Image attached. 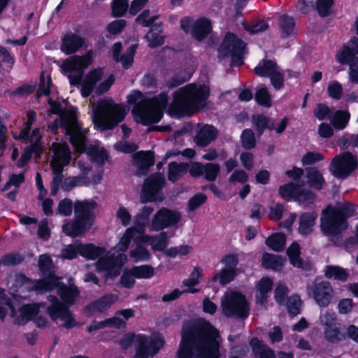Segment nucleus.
<instances>
[{
  "label": "nucleus",
  "mask_w": 358,
  "mask_h": 358,
  "mask_svg": "<svg viewBox=\"0 0 358 358\" xmlns=\"http://www.w3.org/2000/svg\"><path fill=\"white\" fill-rule=\"evenodd\" d=\"M55 289H57V294L63 303L69 306L74 304L76 299L80 294V291L76 286H68L60 280H58Z\"/></svg>",
  "instance_id": "nucleus-26"
},
{
  "label": "nucleus",
  "mask_w": 358,
  "mask_h": 358,
  "mask_svg": "<svg viewBox=\"0 0 358 358\" xmlns=\"http://www.w3.org/2000/svg\"><path fill=\"white\" fill-rule=\"evenodd\" d=\"M168 113L176 118L191 117L195 113L183 87L173 92Z\"/></svg>",
  "instance_id": "nucleus-11"
},
{
  "label": "nucleus",
  "mask_w": 358,
  "mask_h": 358,
  "mask_svg": "<svg viewBox=\"0 0 358 358\" xmlns=\"http://www.w3.org/2000/svg\"><path fill=\"white\" fill-rule=\"evenodd\" d=\"M106 253V249L104 247L81 243V257L86 260H96Z\"/></svg>",
  "instance_id": "nucleus-31"
},
{
  "label": "nucleus",
  "mask_w": 358,
  "mask_h": 358,
  "mask_svg": "<svg viewBox=\"0 0 358 358\" xmlns=\"http://www.w3.org/2000/svg\"><path fill=\"white\" fill-rule=\"evenodd\" d=\"M331 208L345 223H348V218L355 215L356 211V206L349 202L341 203L337 206H331Z\"/></svg>",
  "instance_id": "nucleus-42"
},
{
  "label": "nucleus",
  "mask_w": 358,
  "mask_h": 358,
  "mask_svg": "<svg viewBox=\"0 0 358 358\" xmlns=\"http://www.w3.org/2000/svg\"><path fill=\"white\" fill-rule=\"evenodd\" d=\"M69 309V306L64 303H58L57 305L50 306L48 307L47 312L52 321L57 319L62 320L65 315L66 310Z\"/></svg>",
  "instance_id": "nucleus-54"
},
{
  "label": "nucleus",
  "mask_w": 358,
  "mask_h": 358,
  "mask_svg": "<svg viewBox=\"0 0 358 358\" xmlns=\"http://www.w3.org/2000/svg\"><path fill=\"white\" fill-rule=\"evenodd\" d=\"M315 199V194L309 189H303L299 185L295 201L302 204L313 203Z\"/></svg>",
  "instance_id": "nucleus-56"
},
{
  "label": "nucleus",
  "mask_w": 358,
  "mask_h": 358,
  "mask_svg": "<svg viewBox=\"0 0 358 358\" xmlns=\"http://www.w3.org/2000/svg\"><path fill=\"white\" fill-rule=\"evenodd\" d=\"M243 25L244 29L251 34L263 32L268 29V23L264 20H259L252 24L244 22Z\"/></svg>",
  "instance_id": "nucleus-59"
},
{
  "label": "nucleus",
  "mask_w": 358,
  "mask_h": 358,
  "mask_svg": "<svg viewBox=\"0 0 358 358\" xmlns=\"http://www.w3.org/2000/svg\"><path fill=\"white\" fill-rule=\"evenodd\" d=\"M24 257L18 252L4 255L0 259V266H15L22 263Z\"/></svg>",
  "instance_id": "nucleus-55"
},
{
  "label": "nucleus",
  "mask_w": 358,
  "mask_h": 358,
  "mask_svg": "<svg viewBox=\"0 0 358 358\" xmlns=\"http://www.w3.org/2000/svg\"><path fill=\"white\" fill-rule=\"evenodd\" d=\"M134 163L137 167V173L145 176L155 164V152L152 150L138 152L134 156Z\"/></svg>",
  "instance_id": "nucleus-21"
},
{
  "label": "nucleus",
  "mask_w": 358,
  "mask_h": 358,
  "mask_svg": "<svg viewBox=\"0 0 358 358\" xmlns=\"http://www.w3.org/2000/svg\"><path fill=\"white\" fill-rule=\"evenodd\" d=\"M92 62V50H90L83 56L75 55L68 57L63 62L61 67L66 73L78 71L83 73L84 69L87 68Z\"/></svg>",
  "instance_id": "nucleus-16"
},
{
  "label": "nucleus",
  "mask_w": 358,
  "mask_h": 358,
  "mask_svg": "<svg viewBox=\"0 0 358 358\" xmlns=\"http://www.w3.org/2000/svg\"><path fill=\"white\" fill-rule=\"evenodd\" d=\"M310 289L313 299L320 307L326 308L329 305L333 297V288L329 281L317 282L315 280Z\"/></svg>",
  "instance_id": "nucleus-15"
},
{
  "label": "nucleus",
  "mask_w": 358,
  "mask_h": 358,
  "mask_svg": "<svg viewBox=\"0 0 358 358\" xmlns=\"http://www.w3.org/2000/svg\"><path fill=\"white\" fill-rule=\"evenodd\" d=\"M301 300L298 294H293L287 299V309L291 317L301 313Z\"/></svg>",
  "instance_id": "nucleus-49"
},
{
  "label": "nucleus",
  "mask_w": 358,
  "mask_h": 358,
  "mask_svg": "<svg viewBox=\"0 0 358 358\" xmlns=\"http://www.w3.org/2000/svg\"><path fill=\"white\" fill-rule=\"evenodd\" d=\"M65 134L69 136V142L77 152L84 153L87 151L89 147L87 143L86 136L80 125L65 131Z\"/></svg>",
  "instance_id": "nucleus-23"
},
{
  "label": "nucleus",
  "mask_w": 358,
  "mask_h": 358,
  "mask_svg": "<svg viewBox=\"0 0 358 358\" xmlns=\"http://www.w3.org/2000/svg\"><path fill=\"white\" fill-rule=\"evenodd\" d=\"M189 169L187 163L171 162L169 164L167 177L168 180L172 182L178 181Z\"/></svg>",
  "instance_id": "nucleus-36"
},
{
  "label": "nucleus",
  "mask_w": 358,
  "mask_h": 358,
  "mask_svg": "<svg viewBox=\"0 0 358 358\" xmlns=\"http://www.w3.org/2000/svg\"><path fill=\"white\" fill-rule=\"evenodd\" d=\"M236 275V271L232 268H223L220 272H217L213 277V282H219L224 286L234 280Z\"/></svg>",
  "instance_id": "nucleus-44"
},
{
  "label": "nucleus",
  "mask_w": 358,
  "mask_h": 358,
  "mask_svg": "<svg viewBox=\"0 0 358 358\" xmlns=\"http://www.w3.org/2000/svg\"><path fill=\"white\" fill-rule=\"evenodd\" d=\"M164 344V341L162 337L150 341L148 336L139 334L136 338V352L132 358H148L149 355L154 356Z\"/></svg>",
  "instance_id": "nucleus-14"
},
{
  "label": "nucleus",
  "mask_w": 358,
  "mask_h": 358,
  "mask_svg": "<svg viewBox=\"0 0 358 358\" xmlns=\"http://www.w3.org/2000/svg\"><path fill=\"white\" fill-rule=\"evenodd\" d=\"M246 45V43L236 34L229 31L219 45L217 52L219 57L223 59L231 56V66H240L243 64Z\"/></svg>",
  "instance_id": "nucleus-5"
},
{
  "label": "nucleus",
  "mask_w": 358,
  "mask_h": 358,
  "mask_svg": "<svg viewBox=\"0 0 358 358\" xmlns=\"http://www.w3.org/2000/svg\"><path fill=\"white\" fill-rule=\"evenodd\" d=\"M217 136V129L213 125L205 124L197 132L194 137L195 143L201 148L207 147Z\"/></svg>",
  "instance_id": "nucleus-25"
},
{
  "label": "nucleus",
  "mask_w": 358,
  "mask_h": 358,
  "mask_svg": "<svg viewBox=\"0 0 358 358\" xmlns=\"http://www.w3.org/2000/svg\"><path fill=\"white\" fill-rule=\"evenodd\" d=\"M350 114L347 110H337L333 112L330 122L336 130L344 129L350 120Z\"/></svg>",
  "instance_id": "nucleus-38"
},
{
  "label": "nucleus",
  "mask_w": 358,
  "mask_h": 358,
  "mask_svg": "<svg viewBox=\"0 0 358 358\" xmlns=\"http://www.w3.org/2000/svg\"><path fill=\"white\" fill-rule=\"evenodd\" d=\"M38 268L42 278L35 280V290L40 292H46L55 289L58 280H61V278L55 274L52 259L49 255H40Z\"/></svg>",
  "instance_id": "nucleus-6"
},
{
  "label": "nucleus",
  "mask_w": 358,
  "mask_h": 358,
  "mask_svg": "<svg viewBox=\"0 0 358 358\" xmlns=\"http://www.w3.org/2000/svg\"><path fill=\"white\" fill-rule=\"evenodd\" d=\"M286 236L282 233H274L266 240V244L275 252H281L285 249Z\"/></svg>",
  "instance_id": "nucleus-41"
},
{
  "label": "nucleus",
  "mask_w": 358,
  "mask_h": 358,
  "mask_svg": "<svg viewBox=\"0 0 358 358\" xmlns=\"http://www.w3.org/2000/svg\"><path fill=\"white\" fill-rule=\"evenodd\" d=\"M288 288L284 284H278L274 292V299L276 303L279 305H284L285 303L287 294H288Z\"/></svg>",
  "instance_id": "nucleus-64"
},
{
  "label": "nucleus",
  "mask_w": 358,
  "mask_h": 358,
  "mask_svg": "<svg viewBox=\"0 0 358 358\" xmlns=\"http://www.w3.org/2000/svg\"><path fill=\"white\" fill-rule=\"evenodd\" d=\"M181 219L180 212L162 207L154 215L150 229L152 231H158L164 229L176 227Z\"/></svg>",
  "instance_id": "nucleus-12"
},
{
  "label": "nucleus",
  "mask_w": 358,
  "mask_h": 358,
  "mask_svg": "<svg viewBox=\"0 0 358 358\" xmlns=\"http://www.w3.org/2000/svg\"><path fill=\"white\" fill-rule=\"evenodd\" d=\"M52 151L55 159L62 161L66 165L69 164L71 159V151L66 143H54L52 144Z\"/></svg>",
  "instance_id": "nucleus-40"
},
{
  "label": "nucleus",
  "mask_w": 358,
  "mask_h": 358,
  "mask_svg": "<svg viewBox=\"0 0 358 358\" xmlns=\"http://www.w3.org/2000/svg\"><path fill=\"white\" fill-rule=\"evenodd\" d=\"M324 276L327 279H334L341 282H346L350 276L348 271L337 265H327L325 266Z\"/></svg>",
  "instance_id": "nucleus-34"
},
{
  "label": "nucleus",
  "mask_w": 358,
  "mask_h": 358,
  "mask_svg": "<svg viewBox=\"0 0 358 358\" xmlns=\"http://www.w3.org/2000/svg\"><path fill=\"white\" fill-rule=\"evenodd\" d=\"M241 140L242 147L246 150H251L257 145L255 134L251 129H245L242 131Z\"/></svg>",
  "instance_id": "nucleus-53"
},
{
  "label": "nucleus",
  "mask_w": 358,
  "mask_h": 358,
  "mask_svg": "<svg viewBox=\"0 0 358 358\" xmlns=\"http://www.w3.org/2000/svg\"><path fill=\"white\" fill-rule=\"evenodd\" d=\"M220 171V166L215 163H206L203 166V178L208 182H214Z\"/></svg>",
  "instance_id": "nucleus-52"
},
{
  "label": "nucleus",
  "mask_w": 358,
  "mask_h": 358,
  "mask_svg": "<svg viewBox=\"0 0 358 358\" xmlns=\"http://www.w3.org/2000/svg\"><path fill=\"white\" fill-rule=\"evenodd\" d=\"M131 275L138 279H149L154 276L155 270L150 265L134 266L130 269Z\"/></svg>",
  "instance_id": "nucleus-47"
},
{
  "label": "nucleus",
  "mask_w": 358,
  "mask_h": 358,
  "mask_svg": "<svg viewBox=\"0 0 358 358\" xmlns=\"http://www.w3.org/2000/svg\"><path fill=\"white\" fill-rule=\"evenodd\" d=\"M358 38L352 37L346 45H343L336 56V61L341 64H348L358 58Z\"/></svg>",
  "instance_id": "nucleus-17"
},
{
  "label": "nucleus",
  "mask_w": 358,
  "mask_h": 358,
  "mask_svg": "<svg viewBox=\"0 0 358 358\" xmlns=\"http://www.w3.org/2000/svg\"><path fill=\"white\" fill-rule=\"evenodd\" d=\"M334 3V0H317L316 9L318 15L322 17L330 15V9Z\"/></svg>",
  "instance_id": "nucleus-61"
},
{
  "label": "nucleus",
  "mask_w": 358,
  "mask_h": 358,
  "mask_svg": "<svg viewBox=\"0 0 358 358\" xmlns=\"http://www.w3.org/2000/svg\"><path fill=\"white\" fill-rule=\"evenodd\" d=\"M320 227L322 233L331 236V241L336 245L337 241L341 238L342 231L348 228V223L333 211L331 205H328L322 211Z\"/></svg>",
  "instance_id": "nucleus-7"
},
{
  "label": "nucleus",
  "mask_w": 358,
  "mask_h": 358,
  "mask_svg": "<svg viewBox=\"0 0 358 358\" xmlns=\"http://www.w3.org/2000/svg\"><path fill=\"white\" fill-rule=\"evenodd\" d=\"M358 169V157L350 151L336 155L331 161L329 170L338 179H345Z\"/></svg>",
  "instance_id": "nucleus-8"
},
{
  "label": "nucleus",
  "mask_w": 358,
  "mask_h": 358,
  "mask_svg": "<svg viewBox=\"0 0 358 358\" xmlns=\"http://www.w3.org/2000/svg\"><path fill=\"white\" fill-rule=\"evenodd\" d=\"M252 121L255 126L258 136H261L266 129L273 130L275 129L273 120L264 114L253 115Z\"/></svg>",
  "instance_id": "nucleus-32"
},
{
  "label": "nucleus",
  "mask_w": 358,
  "mask_h": 358,
  "mask_svg": "<svg viewBox=\"0 0 358 358\" xmlns=\"http://www.w3.org/2000/svg\"><path fill=\"white\" fill-rule=\"evenodd\" d=\"M162 32L163 24L162 22L152 25L150 29L145 36V38L149 42L148 46L150 48H156L164 43L165 37L161 35Z\"/></svg>",
  "instance_id": "nucleus-28"
},
{
  "label": "nucleus",
  "mask_w": 358,
  "mask_h": 358,
  "mask_svg": "<svg viewBox=\"0 0 358 358\" xmlns=\"http://www.w3.org/2000/svg\"><path fill=\"white\" fill-rule=\"evenodd\" d=\"M299 185L292 182L280 186L278 194L285 201L295 199Z\"/></svg>",
  "instance_id": "nucleus-45"
},
{
  "label": "nucleus",
  "mask_w": 358,
  "mask_h": 358,
  "mask_svg": "<svg viewBox=\"0 0 358 358\" xmlns=\"http://www.w3.org/2000/svg\"><path fill=\"white\" fill-rule=\"evenodd\" d=\"M324 159V155L318 152L308 151L301 158L303 166L312 165Z\"/></svg>",
  "instance_id": "nucleus-63"
},
{
  "label": "nucleus",
  "mask_w": 358,
  "mask_h": 358,
  "mask_svg": "<svg viewBox=\"0 0 358 358\" xmlns=\"http://www.w3.org/2000/svg\"><path fill=\"white\" fill-rule=\"evenodd\" d=\"M208 199L206 194L203 193H196L188 201L187 208L189 211H194L203 204H204Z\"/></svg>",
  "instance_id": "nucleus-60"
},
{
  "label": "nucleus",
  "mask_w": 358,
  "mask_h": 358,
  "mask_svg": "<svg viewBox=\"0 0 358 358\" xmlns=\"http://www.w3.org/2000/svg\"><path fill=\"white\" fill-rule=\"evenodd\" d=\"M167 233L161 232L159 235L148 237V243L153 250L163 251L167 246Z\"/></svg>",
  "instance_id": "nucleus-48"
},
{
  "label": "nucleus",
  "mask_w": 358,
  "mask_h": 358,
  "mask_svg": "<svg viewBox=\"0 0 358 358\" xmlns=\"http://www.w3.org/2000/svg\"><path fill=\"white\" fill-rule=\"evenodd\" d=\"M306 171L308 185L317 190H321L325 183V180L317 168L308 167L306 168Z\"/></svg>",
  "instance_id": "nucleus-33"
},
{
  "label": "nucleus",
  "mask_w": 358,
  "mask_h": 358,
  "mask_svg": "<svg viewBox=\"0 0 358 358\" xmlns=\"http://www.w3.org/2000/svg\"><path fill=\"white\" fill-rule=\"evenodd\" d=\"M333 110L331 109L325 103H320L316 105V108L313 111V115L318 120H324L325 119H331Z\"/></svg>",
  "instance_id": "nucleus-58"
},
{
  "label": "nucleus",
  "mask_w": 358,
  "mask_h": 358,
  "mask_svg": "<svg viewBox=\"0 0 358 358\" xmlns=\"http://www.w3.org/2000/svg\"><path fill=\"white\" fill-rule=\"evenodd\" d=\"M223 314L227 317H237L246 319L250 315V305L245 296L240 292H235L228 296L222 301Z\"/></svg>",
  "instance_id": "nucleus-10"
},
{
  "label": "nucleus",
  "mask_w": 358,
  "mask_h": 358,
  "mask_svg": "<svg viewBox=\"0 0 358 358\" xmlns=\"http://www.w3.org/2000/svg\"><path fill=\"white\" fill-rule=\"evenodd\" d=\"M183 87L195 113L207 106V101L210 95L209 86L191 83Z\"/></svg>",
  "instance_id": "nucleus-13"
},
{
  "label": "nucleus",
  "mask_w": 358,
  "mask_h": 358,
  "mask_svg": "<svg viewBox=\"0 0 358 358\" xmlns=\"http://www.w3.org/2000/svg\"><path fill=\"white\" fill-rule=\"evenodd\" d=\"M278 69L277 63L271 59H262L255 67V73L262 78H268Z\"/></svg>",
  "instance_id": "nucleus-35"
},
{
  "label": "nucleus",
  "mask_w": 358,
  "mask_h": 358,
  "mask_svg": "<svg viewBox=\"0 0 358 358\" xmlns=\"http://www.w3.org/2000/svg\"><path fill=\"white\" fill-rule=\"evenodd\" d=\"M255 101L262 106L269 108L272 105L271 96L266 87L257 89L255 94Z\"/></svg>",
  "instance_id": "nucleus-51"
},
{
  "label": "nucleus",
  "mask_w": 358,
  "mask_h": 358,
  "mask_svg": "<svg viewBox=\"0 0 358 358\" xmlns=\"http://www.w3.org/2000/svg\"><path fill=\"white\" fill-rule=\"evenodd\" d=\"M85 43V40L82 36L73 33H67L62 38L60 50L66 55H72L82 48Z\"/></svg>",
  "instance_id": "nucleus-20"
},
{
  "label": "nucleus",
  "mask_w": 358,
  "mask_h": 358,
  "mask_svg": "<svg viewBox=\"0 0 358 358\" xmlns=\"http://www.w3.org/2000/svg\"><path fill=\"white\" fill-rule=\"evenodd\" d=\"M127 99V103L133 106L131 113L136 121L144 126L159 122L169 102L167 91H162L152 98H147L142 92L133 90Z\"/></svg>",
  "instance_id": "nucleus-2"
},
{
  "label": "nucleus",
  "mask_w": 358,
  "mask_h": 358,
  "mask_svg": "<svg viewBox=\"0 0 358 358\" xmlns=\"http://www.w3.org/2000/svg\"><path fill=\"white\" fill-rule=\"evenodd\" d=\"M219 331L208 321L185 322L177 352L178 358H221Z\"/></svg>",
  "instance_id": "nucleus-1"
},
{
  "label": "nucleus",
  "mask_w": 358,
  "mask_h": 358,
  "mask_svg": "<svg viewBox=\"0 0 358 358\" xmlns=\"http://www.w3.org/2000/svg\"><path fill=\"white\" fill-rule=\"evenodd\" d=\"M317 217V215L314 211L303 213L299 216V233L303 236L310 234L313 231Z\"/></svg>",
  "instance_id": "nucleus-29"
},
{
  "label": "nucleus",
  "mask_w": 358,
  "mask_h": 358,
  "mask_svg": "<svg viewBox=\"0 0 358 358\" xmlns=\"http://www.w3.org/2000/svg\"><path fill=\"white\" fill-rule=\"evenodd\" d=\"M154 208L151 206H144L134 217V224L139 230H143L149 223L150 216Z\"/></svg>",
  "instance_id": "nucleus-43"
},
{
  "label": "nucleus",
  "mask_w": 358,
  "mask_h": 358,
  "mask_svg": "<svg viewBox=\"0 0 358 358\" xmlns=\"http://www.w3.org/2000/svg\"><path fill=\"white\" fill-rule=\"evenodd\" d=\"M164 185L165 179L159 173L150 175L145 179L142 186L140 194L141 203L163 201L164 196L162 190Z\"/></svg>",
  "instance_id": "nucleus-9"
},
{
  "label": "nucleus",
  "mask_w": 358,
  "mask_h": 358,
  "mask_svg": "<svg viewBox=\"0 0 358 358\" xmlns=\"http://www.w3.org/2000/svg\"><path fill=\"white\" fill-rule=\"evenodd\" d=\"M249 345L255 358H276L274 350L257 336L250 338Z\"/></svg>",
  "instance_id": "nucleus-24"
},
{
  "label": "nucleus",
  "mask_w": 358,
  "mask_h": 358,
  "mask_svg": "<svg viewBox=\"0 0 358 358\" xmlns=\"http://www.w3.org/2000/svg\"><path fill=\"white\" fill-rule=\"evenodd\" d=\"M278 24L282 38H287L295 32V19L287 14L281 15L278 19Z\"/></svg>",
  "instance_id": "nucleus-30"
},
{
  "label": "nucleus",
  "mask_w": 358,
  "mask_h": 358,
  "mask_svg": "<svg viewBox=\"0 0 358 358\" xmlns=\"http://www.w3.org/2000/svg\"><path fill=\"white\" fill-rule=\"evenodd\" d=\"M333 319L325 324L324 336L327 341L331 343H338L346 340V327L341 323L335 322Z\"/></svg>",
  "instance_id": "nucleus-19"
},
{
  "label": "nucleus",
  "mask_w": 358,
  "mask_h": 358,
  "mask_svg": "<svg viewBox=\"0 0 358 358\" xmlns=\"http://www.w3.org/2000/svg\"><path fill=\"white\" fill-rule=\"evenodd\" d=\"M95 201H77L74 203V217L62 225V232L67 236L76 238L90 231L95 221Z\"/></svg>",
  "instance_id": "nucleus-3"
},
{
  "label": "nucleus",
  "mask_w": 358,
  "mask_h": 358,
  "mask_svg": "<svg viewBox=\"0 0 358 358\" xmlns=\"http://www.w3.org/2000/svg\"><path fill=\"white\" fill-rule=\"evenodd\" d=\"M121 255H118L117 257L113 256L103 255L98 258L96 262V268L97 271H106L115 262H118L119 257Z\"/></svg>",
  "instance_id": "nucleus-57"
},
{
  "label": "nucleus",
  "mask_w": 358,
  "mask_h": 358,
  "mask_svg": "<svg viewBox=\"0 0 358 358\" xmlns=\"http://www.w3.org/2000/svg\"><path fill=\"white\" fill-rule=\"evenodd\" d=\"M41 306L39 303L24 304L19 308L20 316L17 318V324L24 325L29 321H32L38 315Z\"/></svg>",
  "instance_id": "nucleus-27"
},
{
  "label": "nucleus",
  "mask_w": 358,
  "mask_h": 358,
  "mask_svg": "<svg viewBox=\"0 0 358 358\" xmlns=\"http://www.w3.org/2000/svg\"><path fill=\"white\" fill-rule=\"evenodd\" d=\"M127 110L123 104L103 101L99 103L93 114L94 125L102 131L113 129L123 121Z\"/></svg>",
  "instance_id": "nucleus-4"
},
{
  "label": "nucleus",
  "mask_w": 358,
  "mask_h": 358,
  "mask_svg": "<svg viewBox=\"0 0 358 358\" xmlns=\"http://www.w3.org/2000/svg\"><path fill=\"white\" fill-rule=\"evenodd\" d=\"M129 9L128 0H113L111 3V15L113 17L124 16Z\"/></svg>",
  "instance_id": "nucleus-50"
},
{
  "label": "nucleus",
  "mask_w": 358,
  "mask_h": 358,
  "mask_svg": "<svg viewBox=\"0 0 358 358\" xmlns=\"http://www.w3.org/2000/svg\"><path fill=\"white\" fill-rule=\"evenodd\" d=\"M130 255L135 259V262L148 261L151 255L149 251L142 245H138L130 251Z\"/></svg>",
  "instance_id": "nucleus-62"
},
{
  "label": "nucleus",
  "mask_w": 358,
  "mask_h": 358,
  "mask_svg": "<svg viewBox=\"0 0 358 358\" xmlns=\"http://www.w3.org/2000/svg\"><path fill=\"white\" fill-rule=\"evenodd\" d=\"M262 265L264 268L278 271L283 266V259L280 255L264 252L262 258Z\"/></svg>",
  "instance_id": "nucleus-39"
},
{
  "label": "nucleus",
  "mask_w": 358,
  "mask_h": 358,
  "mask_svg": "<svg viewBox=\"0 0 358 358\" xmlns=\"http://www.w3.org/2000/svg\"><path fill=\"white\" fill-rule=\"evenodd\" d=\"M60 118V127L64 131H68L76 126L80 125L77 120L76 109L64 110Z\"/></svg>",
  "instance_id": "nucleus-37"
},
{
  "label": "nucleus",
  "mask_w": 358,
  "mask_h": 358,
  "mask_svg": "<svg viewBox=\"0 0 358 358\" xmlns=\"http://www.w3.org/2000/svg\"><path fill=\"white\" fill-rule=\"evenodd\" d=\"M81 243L82 241L76 240L74 243L67 245L62 250V257L64 259L73 260L81 256Z\"/></svg>",
  "instance_id": "nucleus-46"
},
{
  "label": "nucleus",
  "mask_w": 358,
  "mask_h": 358,
  "mask_svg": "<svg viewBox=\"0 0 358 358\" xmlns=\"http://www.w3.org/2000/svg\"><path fill=\"white\" fill-rule=\"evenodd\" d=\"M117 300V296L110 294H105L99 299L88 303L84 307V313L92 315L95 312L103 313Z\"/></svg>",
  "instance_id": "nucleus-18"
},
{
  "label": "nucleus",
  "mask_w": 358,
  "mask_h": 358,
  "mask_svg": "<svg viewBox=\"0 0 358 358\" xmlns=\"http://www.w3.org/2000/svg\"><path fill=\"white\" fill-rule=\"evenodd\" d=\"M213 31L211 21L205 17H200L193 22L191 29V36L197 41L206 39Z\"/></svg>",
  "instance_id": "nucleus-22"
}]
</instances>
